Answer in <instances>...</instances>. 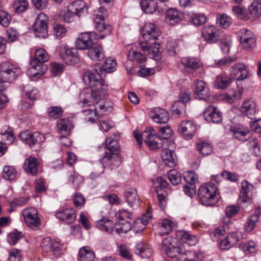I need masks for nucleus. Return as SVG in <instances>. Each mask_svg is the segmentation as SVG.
Here are the masks:
<instances>
[{
    "label": "nucleus",
    "mask_w": 261,
    "mask_h": 261,
    "mask_svg": "<svg viewBox=\"0 0 261 261\" xmlns=\"http://www.w3.org/2000/svg\"><path fill=\"white\" fill-rule=\"evenodd\" d=\"M258 220L257 215H252L249 217L245 225V229L248 232L252 231L255 227L256 223Z\"/></svg>",
    "instance_id": "680f3d73"
},
{
    "label": "nucleus",
    "mask_w": 261,
    "mask_h": 261,
    "mask_svg": "<svg viewBox=\"0 0 261 261\" xmlns=\"http://www.w3.org/2000/svg\"><path fill=\"white\" fill-rule=\"evenodd\" d=\"M242 250L246 254L255 253L257 251V245L253 241H249L241 245Z\"/></svg>",
    "instance_id": "864d4df0"
},
{
    "label": "nucleus",
    "mask_w": 261,
    "mask_h": 261,
    "mask_svg": "<svg viewBox=\"0 0 261 261\" xmlns=\"http://www.w3.org/2000/svg\"><path fill=\"white\" fill-rule=\"evenodd\" d=\"M197 150L203 155L210 154L213 151V147L210 143L207 142H200L197 145Z\"/></svg>",
    "instance_id": "3c124183"
},
{
    "label": "nucleus",
    "mask_w": 261,
    "mask_h": 261,
    "mask_svg": "<svg viewBox=\"0 0 261 261\" xmlns=\"http://www.w3.org/2000/svg\"><path fill=\"white\" fill-rule=\"evenodd\" d=\"M151 218L152 214L150 210H148L146 214H144L141 217L136 219V225L142 224L140 229H144Z\"/></svg>",
    "instance_id": "052dcab7"
},
{
    "label": "nucleus",
    "mask_w": 261,
    "mask_h": 261,
    "mask_svg": "<svg viewBox=\"0 0 261 261\" xmlns=\"http://www.w3.org/2000/svg\"><path fill=\"white\" fill-rule=\"evenodd\" d=\"M17 172L13 166H6L4 167L2 175L4 178L7 180H12L17 176Z\"/></svg>",
    "instance_id": "49530a36"
},
{
    "label": "nucleus",
    "mask_w": 261,
    "mask_h": 261,
    "mask_svg": "<svg viewBox=\"0 0 261 261\" xmlns=\"http://www.w3.org/2000/svg\"><path fill=\"white\" fill-rule=\"evenodd\" d=\"M180 66H183L187 69L195 70L201 66V63L194 58L185 57L180 61Z\"/></svg>",
    "instance_id": "58836bf2"
},
{
    "label": "nucleus",
    "mask_w": 261,
    "mask_h": 261,
    "mask_svg": "<svg viewBox=\"0 0 261 261\" xmlns=\"http://www.w3.org/2000/svg\"><path fill=\"white\" fill-rule=\"evenodd\" d=\"M153 115L151 118L154 122L157 123H166L169 119L168 112L164 109L155 108L153 110Z\"/></svg>",
    "instance_id": "c756f323"
},
{
    "label": "nucleus",
    "mask_w": 261,
    "mask_h": 261,
    "mask_svg": "<svg viewBox=\"0 0 261 261\" xmlns=\"http://www.w3.org/2000/svg\"><path fill=\"white\" fill-rule=\"evenodd\" d=\"M105 97L99 98L95 103V110L98 109L104 112H109L112 110V107L108 101L104 99Z\"/></svg>",
    "instance_id": "09e8293b"
},
{
    "label": "nucleus",
    "mask_w": 261,
    "mask_h": 261,
    "mask_svg": "<svg viewBox=\"0 0 261 261\" xmlns=\"http://www.w3.org/2000/svg\"><path fill=\"white\" fill-rule=\"evenodd\" d=\"M60 56L67 64H71L75 60L76 56L71 48L66 46H62L59 49Z\"/></svg>",
    "instance_id": "f704fd0d"
},
{
    "label": "nucleus",
    "mask_w": 261,
    "mask_h": 261,
    "mask_svg": "<svg viewBox=\"0 0 261 261\" xmlns=\"http://www.w3.org/2000/svg\"><path fill=\"white\" fill-rule=\"evenodd\" d=\"M20 72V69L17 65L10 62H3L1 65L0 80L4 82H11Z\"/></svg>",
    "instance_id": "0eeeda50"
},
{
    "label": "nucleus",
    "mask_w": 261,
    "mask_h": 261,
    "mask_svg": "<svg viewBox=\"0 0 261 261\" xmlns=\"http://www.w3.org/2000/svg\"><path fill=\"white\" fill-rule=\"evenodd\" d=\"M140 6L147 14H152L156 10L157 4L154 0H141Z\"/></svg>",
    "instance_id": "37998d69"
},
{
    "label": "nucleus",
    "mask_w": 261,
    "mask_h": 261,
    "mask_svg": "<svg viewBox=\"0 0 261 261\" xmlns=\"http://www.w3.org/2000/svg\"><path fill=\"white\" fill-rule=\"evenodd\" d=\"M124 198L128 205L132 207H138L140 205V199L137 190L129 188L124 194Z\"/></svg>",
    "instance_id": "393cba45"
},
{
    "label": "nucleus",
    "mask_w": 261,
    "mask_h": 261,
    "mask_svg": "<svg viewBox=\"0 0 261 261\" xmlns=\"http://www.w3.org/2000/svg\"><path fill=\"white\" fill-rule=\"evenodd\" d=\"M99 94H100L99 88H96L95 89L87 88L80 95V102L84 107L93 105L96 103L99 98L105 97L100 96Z\"/></svg>",
    "instance_id": "f8f14e48"
},
{
    "label": "nucleus",
    "mask_w": 261,
    "mask_h": 261,
    "mask_svg": "<svg viewBox=\"0 0 261 261\" xmlns=\"http://www.w3.org/2000/svg\"><path fill=\"white\" fill-rule=\"evenodd\" d=\"M69 181L71 182L76 187H79L83 182V179L81 176L74 171L69 172Z\"/></svg>",
    "instance_id": "e2e57ef3"
},
{
    "label": "nucleus",
    "mask_w": 261,
    "mask_h": 261,
    "mask_svg": "<svg viewBox=\"0 0 261 261\" xmlns=\"http://www.w3.org/2000/svg\"><path fill=\"white\" fill-rule=\"evenodd\" d=\"M216 22L220 27L223 28H227L230 25L231 19L227 15L222 14L217 17Z\"/></svg>",
    "instance_id": "13d9d810"
},
{
    "label": "nucleus",
    "mask_w": 261,
    "mask_h": 261,
    "mask_svg": "<svg viewBox=\"0 0 261 261\" xmlns=\"http://www.w3.org/2000/svg\"><path fill=\"white\" fill-rule=\"evenodd\" d=\"M41 246L44 252L49 253L50 255H53L56 257L60 256L62 253L61 244L49 238H43L41 243Z\"/></svg>",
    "instance_id": "ddd939ff"
},
{
    "label": "nucleus",
    "mask_w": 261,
    "mask_h": 261,
    "mask_svg": "<svg viewBox=\"0 0 261 261\" xmlns=\"http://www.w3.org/2000/svg\"><path fill=\"white\" fill-rule=\"evenodd\" d=\"M97 228L101 231L109 233L115 231V225L112 220L107 218H102L96 222Z\"/></svg>",
    "instance_id": "7c9ffc66"
},
{
    "label": "nucleus",
    "mask_w": 261,
    "mask_h": 261,
    "mask_svg": "<svg viewBox=\"0 0 261 261\" xmlns=\"http://www.w3.org/2000/svg\"><path fill=\"white\" fill-rule=\"evenodd\" d=\"M232 79L227 75L222 73L216 76L214 86L218 89L227 88L231 83Z\"/></svg>",
    "instance_id": "e433bc0d"
},
{
    "label": "nucleus",
    "mask_w": 261,
    "mask_h": 261,
    "mask_svg": "<svg viewBox=\"0 0 261 261\" xmlns=\"http://www.w3.org/2000/svg\"><path fill=\"white\" fill-rule=\"evenodd\" d=\"M239 241V237L237 232H233L229 233L225 239L220 242V248L221 250H227L233 247Z\"/></svg>",
    "instance_id": "cd10ccee"
},
{
    "label": "nucleus",
    "mask_w": 261,
    "mask_h": 261,
    "mask_svg": "<svg viewBox=\"0 0 261 261\" xmlns=\"http://www.w3.org/2000/svg\"><path fill=\"white\" fill-rule=\"evenodd\" d=\"M83 80L84 83L89 87L99 88L100 96H106L107 94L106 88L103 84V81L101 80L100 75L96 71L85 72Z\"/></svg>",
    "instance_id": "423d86ee"
},
{
    "label": "nucleus",
    "mask_w": 261,
    "mask_h": 261,
    "mask_svg": "<svg viewBox=\"0 0 261 261\" xmlns=\"http://www.w3.org/2000/svg\"><path fill=\"white\" fill-rule=\"evenodd\" d=\"M202 36L208 43H215L220 39V30L214 25L205 26L202 30Z\"/></svg>",
    "instance_id": "f3484780"
},
{
    "label": "nucleus",
    "mask_w": 261,
    "mask_h": 261,
    "mask_svg": "<svg viewBox=\"0 0 261 261\" xmlns=\"http://www.w3.org/2000/svg\"><path fill=\"white\" fill-rule=\"evenodd\" d=\"M49 58V55L44 49L36 50L34 59L30 61L31 67L27 72L31 80H37L43 75L46 70V67L42 63L48 61Z\"/></svg>",
    "instance_id": "f03ea898"
},
{
    "label": "nucleus",
    "mask_w": 261,
    "mask_h": 261,
    "mask_svg": "<svg viewBox=\"0 0 261 261\" xmlns=\"http://www.w3.org/2000/svg\"><path fill=\"white\" fill-rule=\"evenodd\" d=\"M106 144L108 150L111 151H116L119 148V145L116 140L109 137L106 140Z\"/></svg>",
    "instance_id": "338daca9"
},
{
    "label": "nucleus",
    "mask_w": 261,
    "mask_h": 261,
    "mask_svg": "<svg viewBox=\"0 0 261 261\" xmlns=\"http://www.w3.org/2000/svg\"><path fill=\"white\" fill-rule=\"evenodd\" d=\"M176 236L184 243L188 244L190 246H194L197 242V239L196 237L184 230L177 231L176 232Z\"/></svg>",
    "instance_id": "72a5a7b5"
},
{
    "label": "nucleus",
    "mask_w": 261,
    "mask_h": 261,
    "mask_svg": "<svg viewBox=\"0 0 261 261\" xmlns=\"http://www.w3.org/2000/svg\"><path fill=\"white\" fill-rule=\"evenodd\" d=\"M180 132L187 139H191L195 135L197 127L196 124L191 120L182 121L178 127Z\"/></svg>",
    "instance_id": "6ab92c4d"
},
{
    "label": "nucleus",
    "mask_w": 261,
    "mask_h": 261,
    "mask_svg": "<svg viewBox=\"0 0 261 261\" xmlns=\"http://www.w3.org/2000/svg\"><path fill=\"white\" fill-rule=\"evenodd\" d=\"M167 177L173 185H177L180 183L181 181L180 174L174 169L171 170L168 172Z\"/></svg>",
    "instance_id": "5fc2aeb1"
},
{
    "label": "nucleus",
    "mask_w": 261,
    "mask_h": 261,
    "mask_svg": "<svg viewBox=\"0 0 261 261\" xmlns=\"http://www.w3.org/2000/svg\"><path fill=\"white\" fill-rule=\"evenodd\" d=\"M11 21V15L6 11L0 10V24L4 27H7Z\"/></svg>",
    "instance_id": "0e129e2a"
},
{
    "label": "nucleus",
    "mask_w": 261,
    "mask_h": 261,
    "mask_svg": "<svg viewBox=\"0 0 261 261\" xmlns=\"http://www.w3.org/2000/svg\"><path fill=\"white\" fill-rule=\"evenodd\" d=\"M184 179L187 183L184 186L183 190L187 195L192 198L196 193L195 182L198 180V175L190 171L185 175Z\"/></svg>",
    "instance_id": "dca6fc26"
},
{
    "label": "nucleus",
    "mask_w": 261,
    "mask_h": 261,
    "mask_svg": "<svg viewBox=\"0 0 261 261\" xmlns=\"http://www.w3.org/2000/svg\"><path fill=\"white\" fill-rule=\"evenodd\" d=\"M134 135L139 146H141L143 140L150 149L155 150L162 147L163 140L156 135L152 128H149L140 134L138 130L134 132Z\"/></svg>",
    "instance_id": "20e7f679"
},
{
    "label": "nucleus",
    "mask_w": 261,
    "mask_h": 261,
    "mask_svg": "<svg viewBox=\"0 0 261 261\" xmlns=\"http://www.w3.org/2000/svg\"><path fill=\"white\" fill-rule=\"evenodd\" d=\"M230 72L237 80L243 81L248 77L249 69L244 64L239 63L231 67Z\"/></svg>",
    "instance_id": "aec40b11"
},
{
    "label": "nucleus",
    "mask_w": 261,
    "mask_h": 261,
    "mask_svg": "<svg viewBox=\"0 0 261 261\" xmlns=\"http://www.w3.org/2000/svg\"><path fill=\"white\" fill-rule=\"evenodd\" d=\"M204 117L205 120L213 123H219L222 121L220 112L213 106H209L204 112Z\"/></svg>",
    "instance_id": "b1692460"
},
{
    "label": "nucleus",
    "mask_w": 261,
    "mask_h": 261,
    "mask_svg": "<svg viewBox=\"0 0 261 261\" xmlns=\"http://www.w3.org/2000/svg\"><path fill=\"white\" fill-rule=\"evenodd\" d=\"M253 188V186L247 181L244 180L241 183V190L240 194V200L243 202H248L249 199L248 193Z\"/></svg>",
    "instance_id": "a19ab883"
},
{
    "label": "nucleus",
    "mask_w": 261,
    "mask_h": 261,
    "mask_svg": "<svg viewBox=\"0 0 261 261\" xmlns=\"http://www.w3.org/2000/svg\"><path fill=\"white\" fill-rule=\"evenodd\" d=\"M248 9L252 17L258 18L261 16V3L254 1L249 6Z\"/></svg>",
    "instance_id": "8fccbe9b"
},
{
    "label": "nucleus",
    "mask_w": 261,
    "mask_h": 261,
    "mask_svg": "<svg viewBox=\"0 0 261 261\" xmlns=\"http://www.w3.org/2000/svg\"><path fill=\"white\" fill-rule=\"evenodd\" d=\"M176 226V222L169 219H164L159 226V233L161 236L168 235Z\"/></svg>",
    "instance_id": "2f4dec72"
},
{
    "label": "nucleus",
    "mask_w": 261,
    "mask_h": 261,
    "mask_svg": "<svg viewBox=\"0 0 261 261\" xmlns=\"http://www.w3.org/2000/svg\"><path fill=\"white\" fill-rule=\"evenodd\" d=\"M47 18L43 13H40L36 18L33 25V31L36 36L45 38L48 35Z\"/></svg>",
    "instance_id": "9b49d317"
},
{
    "label": "nucleus",
    "mask_w": 261,
    "mask_h": 261,
    "mask_svg": "<svg viewBox=\"0 0 261 261\" xmlns=\"http://www.w3.org/2000/svg\"><path fill=\"white\" fill-rule=\"evenodd\" d=\"M70 126V122L69 120L65 118L59 120L57 123L58 131L61 135H68Z\"/></svg>",
    "instance_id": "de8ad7c7"
},
{
    "label": "nucleus",
    "mask_w": 261,
    "mask_h": 261,
    "mask_svg": "<svg viewBox=\"0 0 261 261\" xmlns=\"http://www.w3.org/2000/svg\"><path fill=\"white\" fill-rule=\"evenodd\" d=\"M232 10L233 13L239 19L247 20L249 18L246 11L239 6L233 7Z\"/></svg>",
    "instance_id": "69168bd1"
},
{
    "label": "nucleus",
    "mask_w": 261,
    "mask_h": 261,
    "mask_svg": "<svg viewBox=\"0 0 261 261\" xmlns=\"http://www.w3.org/2000/svg\"><path fill=\"white\" fill-rule=\"evenodd\" d=\"M173 154L174 152L166 148L163 149L161 152V156L165 164L170 167H173L175 165Z\"/></svg>",
    "instance_id": "79ce46f5"
},
{
    "label": "nucleus",
    "mask_w": 261,
    "mask_h": 261,
    "mask_svg": "<svg viewBox=\"0 0 261 261\" xmlns=\"http://www.w3.org/2000/svg\"><path fill=\"white\" fill-rule=\"evenodd\" d=\"M152 183L157 193L159 206L160 208L163 210L166 206V192L159 193V192L161 189V187L166 188L168 185V184L166 179L161 176H159L152 179Z\"/></svg>",
    "instance_id": "4468645a"
},
{
    "label": "nucleus",
    "mask_w": 261,
    "mask_h": 261,
    "mask_svg": "<svg viewBox=\"0 0 261 261\" xmlns=\"http://www.w3.org/2000/svg\"><path fill=\"white\" fill-rule=\"evenodd\" d=\"M95 257L94 252L88 246L83 247L79 250V261H93Z\"/></svg>",
    "instance_id": "4c0bfd02"
},
{
    "label": "nucleus",
    "mask_w": 261,
    "mask_h": 261,
    "mask_svg": "<svg viewBox=\"0 0 261 261\" xmlns=\"http://www.w3.org/2000/svg\"><path fill=\"white\" fill-rule=\"evenodd\" d=\"M171 238H166L163 240L162 245V250L168 257L174 258L177 254H184L185 251L180 247L174 246L171 242Z\"/></svg>",
    "instance_id": "a211bd4d"
},
{
    "label": "nucleus",
    "mask_w": 261,
    "mask_h": 261,
    "mask_svg": "<svg viewBox=\"0 0 261 261\" xmlns=\"http://www.w3.org/2000/svg\"><path fill=\"white\" fill-rule=\"evenodd\" d=\"M127 58L129 60L136 61L142 65L145 62L146 57L134 49H130L127 54Z\"/></svg>",
    "instance_id": "a18cd8bd"
},
{
    "label": "nucleus",
    "mask_w": 261,
    "mask_h": 261,
    "mask_svg": "<svg viewBox=\"0 0 261 261\" xmlns=\"http://www.w3.org/2000/svg\"><path fill=\"white\" fill-rule=\"evenodd\" d=\"M237 37L243 49L250 50L255 47L256 37L250 30L244 29L240 30L237 32Z\"/></svg>",
    "instance_id": "9d476101"
},
{
    "label": "nucleus",
    "mask_w": 261,
    "mask_h": 261,
    "mask_svg": "<svg viewBox=\"0 0 261 261\" xmlns=\"http://www.w3.org/2000/svg\"><path fill=\"white\" fill-rule=\"evenodd\" d=\"M82 113L86 122L95 123L98 120L99 115L95 108L94 109L85 110L83 111Z\"/></svg>",
    "instance_id": "c03bdc74"
},
{
    "label": "nucleus",
    "mask_w": 261,
    "mask_h": 261,
    "mask_svg": "<svg viewBox=\"0 0 261 261\" xmlns=\"http://www.w3.org/2000/svg\"><path fill=\"white\" fill-rule=\"evenodd\" d=\"M131 214L124 210H119L115 214L116 223L115 231L118 234L127 232L132 228V225L128 219Z\"/></svg>",
    "instance_id": "39448f33"
},
{
    "label": "nucleus",
    "mask_w": 261,
    "mask_h": 261,
    "mask_svg": "<svg viewBox=\"0 0 261 261\" xmlns=\"http://www.w3.org/2000/svg\"><path fill=\"white\" fill-rule=\"evenodd\" d=\"M250 152L255 156L260 154V148L258 146V141L256 138H251L247 144Z\"/></svg>",
    "instance_id": "6e6d98bb"
},
{
    "label": "nucleus",
    "mask_w": 261,
    "mask_h": 261,
    "mask_svg": "<svg viewBox=\"0 0 261 261\" xmlns=\"http://www.w3.org/2000/svg\"><path fill=\"white\" fill-rule=\"evenodd\" d=\"M20 139L31 146L37 144H40L44 142V135L39 132L32 134L28 130H24L20 133Z\"/></svg>",
    "instance_id": "2eb2a0df"
},
{
    "label": "nucleus",
    "mask_w": 261,
    "mask_h": 261,
    "mask_svg": "<svg viewBox=\"0 0 261 261\" xmlns=\"http://www.w3.org/2000/svg\"><path fill=\"white\" fill-rule=\"evenodd\" d=\"M160 35L161 32L158 26L151 22H147L142 30L144 41L139 43V47L148 57L156 61L161 58L160 44L156 42Z\"/></svg>",
    "instance_id": "f257e3e1"
},
{
    "label": "nucleus",
    "mask_w": 261,
    "mask_h": 261,
    "mask_svg": "<svg viewBox=\"0 0 261 261\" xmlns=\"http://www.w3.org/2000/svg\"><path fill=\"white\" fill-rule=\"evenodd\" d=\"M242 111L249 118L253 119L257 111L256 105L252 100L245 101L242 105Z\"/></svg>",
    "instance_id": "473e14b6"
},
{
    "label": "nucleus",
    "mask_w": 261,
    "mask_h": 261,
    "mask_svg": "<svg viewBox=\"0 0 261 261\" xmlns=\"http://www.w3.org/2000/svg\"><path fill=\"white\" fill-rule=\"evenodd\" d=\"M117 63L112 58H107L102 65V69L106 72L110 73L114 71L116 69Z\"/></svg>",
    "instance_id": "4d7b16f0"
},
{
    "label": "nucleus",
    "mask_w": 261,
    "mask_h": 261,
    "mask_svg": "<svg viewBox=\"0 0 261 261\" xmlns=\"http://www.w3.org/2000/svg\"><path fill=\"white\" fill-rule=\"evenodd\" d=\"M135 252L142 258H148L152 255L153 249L149 244L141 242L137 244Z\"/></svg>",
    "instance_id": "bb28decb"
},
{
    "label": "nucleus",
    "mask_w": 261,
    "mask_h": 261,
    "mask_svg": "<svg viewBox=\"0 0 261 261\" xmlns=\"http://www.w3.org/2000/svg\"><path fill=\"white\" fill-rule=\"evenodd\" d=\"M97 37L93 32L81 33L75 41V46L80 50L89 49L95 43Z\"/></svg>",
    "instance_id": "1a4fd4ad"
},
{
    "label": "nucleus",
    "mask_w": 261,
    "mask_h": 261,
    "mask_svg": "<svg viewBox=\"0 0 261 261\" xmlns=\"http://www.w3.org/2000/svg\"><path fill=\"white\" fill-rule=\"evenodd\" d=\"M198 195L201 204L205 206H213L219 201L218 188L211 182L201 185L199 188Z\"/></svg>",
    "instance_id": "7ed1b4c3"
},
{
    "label": "nucleus",
    "mask_w": 261,
    "mask_h": 261,
    "mask_svg": "<svg viewBox=\"0 0 261 261\" xmlns=\"http://www.w3.org/2000/svg\"><path fill=\"white\" fill-rule=\"evenodd\" d=\"M22 215L27 225L31 229L36 230L39 229L41 220L38 217L37 210L34 207H29L23 210Z\"/></svg>",
    "instance_id": "6e6552de"
},
{
    "label": "nucleus",
    "mask_w": 261,
    "mask_h": 261,
    "mask_svg": "<svg viewBox=\"0 0 261 261\" xmlns=\"http://www.w3.org/2000/svg\"><path fill=\"white\" fill-rule=\"evenodd\" d=\"M60 15L61 19L67 23L72 22L74 19L75 14L68 7L67 10H62Z\"/></svg>",
    "instance_id": "bf43d9fd"
},
{
    "label": "nucleus",
    "mask_w": 261,
    "mask_h": 261,
    "mask_svg": "<svg viewBox=\"0 0 261 261\" xmlns=\"http://www.w3.org/2000/svg\"><path fill=\"white\" fill-rule=\"evenodd\" d=\"M21 233L17 231H12L8 234V242L11 245H15L21 238Z\"/></svg>",
    "instance_id": "774afa93"
},
{
    "label": "nucleus",
    "mask_w": 261,
    "mask_h": 261,
    "mask_svg": "<svg viewBox=\"0 0 261 261\" xmlns=\"http://www.w3.org/2000/svg\"><path fill=\"white\" fill-rule=\"evenodd\" d=\"M75 15L81 17L88 13V6L83 0L75 1L68 6Z\"/></svg>",
    "instance_id": "5701e85b"
},
{
    "label": "nucleus",
    "mask_w": 261,
    "mask_h": 261,
    "mask_svg": "<svg viewBox=\"0 0 261 261\" xmlns=\"http://www.w3.org/2000/svg\"><path fill=\"white\" fill-rule=\"evenodd\" d=\"M23 168L27 172L35 175L38 171L37 159L33 156L29 157L25 161Z\"/></svg>",
    "instance_id": "c9c22d12"
},
{
    "label": "nucleus",
    "mask_w": 261,
    "mask_h": 261,
    "mask_svg": "<svg viewBox=\"0 0 261 261\" xmlns=\"http://www.w3.org/2000/svg\"><path fill=\"white\" fill-rule=\"evenodd\" d=\"M89 57L93 61H101L105 58V52L101 46H96L90 48L88 52Z\"/></svg>",
    "instance_id": "ea45409f"
},
{
    "label": "nucleus",
    "mask_w": 261,
    "mask_h": 261,
    "mask_svg": "<svg viewBox=\"0 0 261 261\" xmlns=\"http://www.w3.org/2000/svg\"><path fill=\"white\" fill-rule=\"evenodd\" d=\"M29 7V3L26 0H15L13 4L15 12L20 13L24 12Z\"/></svg>",
    "instance_id": "603ef678"
},
{
    "label": "nucleus",
    "mask_w": 261,
    "mask_h": 261,
    "mask_svg": "<svg viewBox=\"0 0 261 261\" xmlns=\"http://www.w3.org/2000/svg\"><path fill=\"white\" fill-rule=\"evenodd\" d=\"M56 216L58 219L67 224L73 223L76 218L75 211L72 208H66L58 211Z\"/></svg>",
    "instance_id": "4be33fe9"
},
{
    "label": "nucleus",
    "mask_w": 261,
    "mask_h": 261,
    "mask_svg": "<svg viewBox=\"0 0 261 261\" xmlns=\"http://www.w3.org/2000/svg\"><path fill=\"white\" fill-rule=\"evenodd\" d=\"M166 20L170 25H175L185 19L183 12L175 8L169 9L166 13Z\"/></svg>",
    "instance_id": "412c9836"
},
{
    "label": "nucleus",
    "mask_w": 261,
    "mask_h": 261,
    "mask_svg": "<svg viewBox=\"0 0 261 261\" xmlns=\"http://www.w3.org/2000/svg\"><path fill=\"white\" fill-rule=\"evenodd\" d=\"M230 130L236 139L242 141H246L247 136L250 134L249 129L243 126H232Z\"/></svg>",
    "instance_id": "c85d7f7f"
},
{
    "label": "nucleus",
    "mask_w": 261,
    "mask_h": 261,
    "mask_svg": "<svg viewBox=\"0 0 261 261\" xmlns=\"http://www.w3.org/2000/svg\"><path fill=\"white\" fill-rule=\"evenodd\" d=\"M194 94L199 99H204L210 94V90L206 83L201 80L195 82L194 88Z\"/></svg>",
    "instance_id": "a878e982"
}]
</instances>
